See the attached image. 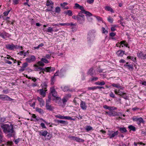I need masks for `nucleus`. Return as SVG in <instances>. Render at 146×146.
<instances>
[{"instance_id":"f257e3e1","label":"nucleus","mask_w":146,"mask_h":146,"mask_svg":"<svg viewBox=\"0 0 146 146\" xmlns=\"http://www.w3.org/2000/svg\"><path fill=\"white\" fill-rule=\"evenodd\" d=\"M12 124H3L1 126V127L3 129V132L7 134V136L9 138L13 137L15 135V132L14 130Z\"/></svg>"},{"instance_id":"f03ea898","label":"nucleus","mask_w":146,"mask_h":146,"mask_svg":"<svg viewBox=\"0 0 146 146\" xmlns=\"http://www.w3.org/2000/svg\"><path fill=\"white\" fill-rule=\"evenodd\" d=\"M5 48L8 50L12 51L14 50L15 49H16L20 48H21V50H23V47L22 46L14 45L13 43L11 44H6L5 45Z\"/></svg>"},{"instance_id":"7ed1b4c3","label":"nucleus","mask_w":146,"mask_h":146,"mask_svg":"<svg viewBox=\"0 0 146 146\" xmlns=\"http://www.w3.org/2000/svg\"><path fill=\"white\" fill-rule=\"evenodd\" d=\"M11 35L7 33L4 31H3L2 32H0V36L4 39L7 38H10Z\"/></svg>"},{"instance_id":"20e7f679","label":"nucleus","mask_w":146,"mask_h":146,"mask_svg":"<svg viewBox=\"0 0 146 146\" xmlns=\"http://www.w3.org/2000/svg\"><path fill=\"white\" fill-rule=\"evenodd\" d=\"M133 121H136L138 125L140 124L141 123H144V121L142 117L138 118L135 117H133L132 118Z\"/></svg>"},{"instance_id":"39448f33","label":"nucleus","mask_w":146,"mask_h":146,"mask_svg":"<svg viewBox=\"0 0 146 146\" xmlns=\"http://www.w3.org/2000/svg\"><path fill=\"white\" fill-rule=\"evenodd\" d=\"M0 99L3 100L9 101L13 100V99L10 98L8 96L4 94H0Z\"/></svg>"},{"instance_id":"423d86ee","label":"nucleus","mask_w":146,"mask_h":146,"mask_svg":"<svg viewBox=\"0 0 146 146\" xmlns=\"http://www.w3.org/2000/svg\"><path fill=\"white\" fill-rule=\"evenodd\" d=\"M36 59L35 56L34 55H31L29 57L26 58L25 60L27 62L30 63L34 62Z\"/></svg>"},{"instance_id":"0eeeda50","label":"nucleus","mask_w":146,"mask_h":146,"mask_svg":"<svg viewBox=\"0 0 146 146\" xmlns=\"http://www.w3.org/2000/svg\"><path fill=\"white\" fill-rule=\"evenodd\" d=\"M82 12L80 11L79 13L77 15V22L80 24H82Z\"/></svg>"},{"instance_id":"6e6552de","label":"nucleus","mask_w":146,"mask_h":146,"mask_svg":"<svg viewBox=\"0 0 146 146\" xmlns=\"http://www.w3.org/2000/svg\"><path fill=\"white\" fill-rule=\"evenodd\" d=\"M50 93L52 96L55 98H56L57 96V93L54 87H52L50 88Z\"/></svg>"},{"instance_id":"1a4fd4ad","label":"nucleus","mask_w":146,"mask_h":146,"mask_svg":"<svg viewBox=\"0 0 146 146\" xmlns=\"http://www.w3.org/2000/svg\"><path fill=\"white\" fill-rule=\"evenodd\" d=\"M47 90H45L43 89H39L37 90L38 92H39L40 95L42 96L43 98L46 95V92Z\"/></svg>"},{"instance_id":"9d476101","label":"nucleus","mask_w":146,"mask_h":146,"mask_svg":"<svg viewBox=\"0 0 146 146\" xmlns=\"http://www.w3.org/2000/svg\"><path fill=\"white\" fill-rule=\"evenodd\" d=\"M109 132H110V131H109ZM112 133V134L111 133H109L108 134V135L110 136V139H111L113 137H115V136L117 135L118 134V131H117L115 132H114L113 131H111V132Z\"/></svg>"},{"instance_id":"9b49d317","label":"nucleus","mask_w":146,"mask_h":146,"mask_svg":"<svg viewBox=\"0 0 146 146\" xmlns=\"http://www.w3.org/2000/svg\"><path fill=\"white\" fill-rule=\"evenodd\" d=\"M33 66L35 67L34 70L35 71H45L46 70L44 68L39 67L38 65L35 64L33 65Z\"/></svg>"},{"instance_id":"f8f14e48","label":"nucleus","mask_w":146,"mask_h":146,"mask_svg":"<svg viewBox=\"0 0 146 146\" xmlns=\"http://www.w3.org/2000/svg\"><path fill=\"white\" fill-rule=\"evenodd\" d=\"M39 134L40 136H42L44 137H46V136L47 135L48 133V132L46 130H42L41 131H38Z\"/></svg>"},{"instance_id":"ddd939ff","label":"nucleus","mask_w":146,"mask_h":146,"mask_svg":"<svg viewBox=\"0 0 146 146\" xmlns=\"http://www.w3.org/2000/svg\"><path fill=\"white\" fill-rule=\"evenodd\" d=\"M45 70H46L45 71H46L47 72H50L54 71L55 70V68L51 67H46Z\"/></svg>"},{"instance_id":"4468645a","label":"nucleus","mask_w":146,"mask_h":146,"mask_svg":"<svg viewBox=\"0 0 146 146\" xmlns=\"http://www.w3.org/2000/svg\"><path fill=\"white\" fill-rule=\"evenodd\" d=\"M96 33V31L94 30H90L88 33V35L90 37H94Z\"/></svg>"},{"instance_id":"2eb2a0df","label":"nucleus","mask_w":146,"mask_h":146,"mask_svg":"<svg viewBox=\"0 0 146 146\" xmlns=\"http://www.w3.org/2000/svg\"><path fill=\"white\" fill-rule=\"evenodd\" d=\"M46 107L47 110L51 111H52L54 109V108L51 105H50L49 103L46 104Z\"/></svg>"},{"instance_id":"dca6fc26","label":"nucleus","mask_w":146,"mask_h":146,"mask_svg":"<svg viewBox=\"0 0 146 146\" xmlns=\"http://www.w3.org/2000/svg\"><path fill=\"white\" fill-rule=\"evenodd\" d=\"M83 13L86 15V17H91L92 15V14L90 12L85 11L83 8Z\"/></svg>"},{"instance_id":"f3484780","label":"nucleus","mask_w":146,"mask_h":146,"mask_svg":"<svg viewBox=\"0 0 146 146\" xmlns=\"http://www.w3.org/2000/svg\"><path fill=\"white\" fill-rule=\"evenodd\" d=\"M74 9H79L82 12V6L76 3L73 7Z\"/></svg>"},{"instance_id":"a211bd4d","label":"nucleus","mask_w":146,"mask_h":146,"mask_svg":"<svg viewBox=\"0 0 146 146\" xmlns=\"http://www.w3.org/2000/svg\"><path fill=\"white\" fill-rule=\"evenodd\" d=\"M64 13L65 14L68 15V16H71L73 15L72 11L70 10H68L64 11Z\"/></svg>"},{"instance_id":"6ab92c4d","label":"nucleus","mask_w":146,"mask_h":146,"mask_svg":"<svg viewBox=\"0 0 146 146\" xmlns=\"http://www.w3.org/2000/svg\"><path fill=\"white\" fill-rule=\"evenodd\" d=\"M125 51L122 50H118L116 52L117 55L119 56H122L124 54Z\"/></svg>"},{"instance_id":"aec40b11","label":"nucleus","mask_w":146,"mask_h":146,"mask_svg":"<svg viewBox=\"0 0 146 146\" xmlns=\"http://www.w3.org/2000/svg\"><path fill=\"white\" fill-rule=\"evenodd\" d=\"M94 69L92 68H90L89 70L88 74V75L91 76H93L94 75Z\"/></svg>"},{"instance_id":"412c9836","label":"nucleus","mask_w":146,"mask_h":146,"mask_svg":"<svg viewBox=\"0 0 146 146\" xmlns=\"http://www.w3.org/2000/svg\"><path fill=\"white\" fill-rule=\"evenodd\" d=\"M103 107L106 109L109 110L110 111L116 109V108L115 107L114 108H113V107L108 106L106 105H104L103 106Z\"/></svg>"},{"instance_id":"4be33fe9","label":"nucleus","mask_w":146,"mask_h":146,"mask_svg":"<svg viewBox=\"0 0 146 146\" xmlns=\"http://www.w3.org/2000/svg\"><path fill=\"white\" fill-rule=\"evenodd\" d=\"M114 92L115 94L118 95L120 96H121L124 93V92L120 91L119 90H118L116 89H115L114 90Z\"/></svg>"},{"instance_id":"5701e85b","label":"nucleus","mask_w":146,"mask_h":146,"mask_svg":"<svg viewBox=\"0 0 146 146\" xmlns=\"http://www.w3.org/2000/svg\"><path fill=\"white\" fill-rule=\"evenodd\" d=\"M138 56L141 58L146 59V54H143L141 52L138 54Z\"/></svg>"},{"instance_id":"b1692460","label":"nucleus","mask_w":146,"mask_h":146,"mask_svg":"<svg viewBox=\"0 0 146 146\" xmlns=\"http://www.w3.org/2000/svg\"><path fill=\"white\" fill-rule=\"evenodd\" d=\"M105 9L108 11H110L111 13H114V11L111 7L109 6H106L105 7Z\"/></svg>"},{"instance_id":"393cba45","label":"nucleus","mask_w":146,"mask_h":146,"mask_svg":"<svg viewBox=\"0 0 146 146\" xmlns=\"http://www.w3.org/2000/svg\"><path fill=\"white\" fill-rule=\"evenodd\" d=\"M98 79V78L96 77L92 76V78H90L89 80L90 82H93V81H96Z\"/></svg>"},{"instance_id":"a878e982","label":"nucleus","mask_w":146,"mask_h":146,"mask_svg":"<svg viewBox=\"0 0 146 146\" xmlns=\"http://www.w3.org/2000/svg\"><path fill=\"white\" fill-rule=\"evenodd\" d=\"M119 130L121 133H124L126 132L127 131L125 127H119Z\"/></svg>"},{"instance_id":"bb28decb","label":"nucleus","mask_w":146,"mask_h":146,"mask_svg":"<svg viewBox=\"0 0 146 146\" xmlns=\"http://www.w3.org/2000/svg\"><path fill=\"white\" fill-rule=\"evenodd\" d=\"M95 84L96 85L103 86L105 84V83L104 81H102L101 82L98 81L96 82Z\"/></svg>"},{"instance_id":"cd10ccee","label":"nucleus","mask_w":146,"mask_h":146,"mask_svg":"<svg viewBox=\"0 0 146 146\" xmlns=\"http://www.w3.org/2000/svg\"><path fill=\"white\" fill-rule=\"evenodd\" d=\"M36 111H37L41 114L44 113L43 110L42 109L38 108V107L36 108Z\"/></svg>"},{"instance_id":"c85d7f7f","label":"nucleus","mask_w":146,"mask_h":146,"mask_svg":"<svg viewBox=\"0 0 146 146\" xmlns=\"http://www.w3.org/2000/svg\"><path fill=\"white\" fill-rule=\"evenodd\" d=\"M42 87V89H43L45 90H47L46 89L47 85L45 82H44L41 85Z\"/></svg>"},{"instance_id":"c756f323","label":"nucleus","mask_w":146,"mask_h":146,"mask_svg":"<svg viewBox=\"0 0 146 146\" xmlns=\"http://www.w3.org/2000/svg\"><path fill=\"white\" fill-rule=\"evenodd\" d=\"M46 5L47 6H49L50 5H51L52 6H53L54 3L52 1L48 0L46 1Z\"/></svg>"},{"instance_id":"7c9ffc66","label":"nucleus","mask_w":146,"mask_h":146,"mask_svg":"<svg viewBox=\"0 0 146 146\" xmlns=\"http://www.w3.org/2000/svg\"><path fill=\"white\" fill-rule=\"evenodd\" d=\"M128 128L130 129V130H132L133 131H135L136 130V128L135 127L132 125H130L128 126Z\"/></svg>"},{"instance_id":"2f4dec72","label":"nucleus","mask_w":146,"mask_h":146,"mask_svg":"<svg viewBox=\"0 0 146 146\" xmlns=\"http://www.w3.org/2000/svg\"><path fill=\"white\" fill-rule=\"evenodd\" d=\"M40 60L43 61L44 63H45L46 64L48 63L49 62V61L46 59V58H42L40 59Z\"/></svg>"},{"instance_id":"473e14b6","label":"nucleus","mask_w":146,"mask_h":146,"mask_svg":"<svg viewBox=\"0 0 146 146\" xmlns=\"http://www.w3.org/2000/svg\"><path fill=\"white\" fill-rule=\"evenodd\" d=\"M53 31H54L53 30L52 28L51 27H49L47 29V30L45 31L50 33H52V32Z\"/></svg>"},{"instance_id":"72a5a7b5","label":"nucleus","mask_w":146,"mask_h":146,"mask_svg":"<svg viewBox=\"0 0 146 146\" xmlns=\"http://www.w3.org/2000/svg\"><path fill=\"white\" fill-rule=\"evenodd\" d=\"M85 129L88 131H90L91 130H92L93 129L92 127L90 126H88L86 127L85 128Z\"/></svg>"},{"instance_id":"f704fd0d","label":"nucleus","mask_w":146,"mask_h":146,"mask_svg":"<svg viewBox=\"0 0 146 146\" xmlns=\"http://www.w3.org/2000/svg\"><path fill=\"white\" fill-rule=\"evenodd\" d=\"M46 136H47V137L46 138H45V140H50L52 137V135L48 133Z\"/></svg>"},{"instance_id":"c9c22d12","label":"nucleus","mask_w":146,"mask_h":146,"mask_svg":"<svg viewBox=\"0 0 146 146\" xmlns=\"http://www.w3.org/2000/svg\"><path fill=\"white\" fill-rule=\"evenodd\" d=\"M37 64L39 66L42 67L44 65V63L43 62V61H41V60L40 61H39L37 63Z\"/></svg>"},{"instance_id":"e433bc0d","label":"nucleus","mask_w":146,"mask_h":146,"mask_svg":"<svg viewBox=\"0 0 146 146\" xmlns=\"http://www.w3.org/2000/svg\"><path fill=\"white\" fill-rule=\"evenodd\" d=\"M127 58L129 59H131L134 62L136 61V58L135 57L134 58L133 56L131 57V56H127Z\"/></svg>"},{"instance_id":"4c0bfd02","label":"nucleus","mask_w":146,"mask_h":146,"mask_svg":"<svg viewBox=\"0 0 146 146\" xmlns=\"http://www.w3.org/2000/svg\"><path fill=\"white\" fill-rule=\"evenodd\" d=\"M55 80V79L54 77V76H52L51 79V84L52 85H53L54 84V82Z\"/></svg>"},{"instance_id":"58836bf2","label":"nucleus","mask_w":146,"mask_h":146,"mask_svg":"<svg viewBox=\"0 0 146 146\" xmlns=\"http://www.w3.org/2000/svg\"><path fill=\"white\" fill-rule=\"evenodd\" d=\"M65 25L66 26H76V23H65Z\"/></svg>"},{"instance_id":"ea45409f","label":"nucleus","mask_w":146,"mask_h":146,"mask_svg":"<svg viewBox=\"0 0 146 146\" xmlns=\"http://www.w3.org/2000/svg\"><path fill=\"white\" fill-rule=\"evenodd\" d=\"M111 85L114 87L117 88H120L121 87V86L119 84H115L113 83Z\"/></svg>"},{"instance_id":"a19ab883","label":"nucleus","mask_w":146,"mask_h":146,"mask_svg":"<svg viewBox=\"0 0 146 146\" xmlns=\"http://www.w3.org/2000/svg\"><path fill=\"white\" fill-rule=\"evenodd\" d=\"M61 10L60 7H56L55 12L56 13H59L60 12Z\"/></svg>"},{"instance_id":"79ce46f5","label":"nucleus","mask_w":146,"mask_h":146,"mask_svg":"<svg viewBox=\"0 0 146 146\" xmlns=\"http://www.w3.org/2000/svg\"><path fill=\"white\" fill-rule=\"evenodd\" d=\"M13 144V142L12 141H8L7 142H6L5 144L8 146L11 145Z\"/></svg>"},{"instance_id":"37998d69","label":"nucleus","mask_w":146,"mask_h":146,"mask_svg":"<svg viewBox=\"0 0 146 146\" xmlns=\"http://www.w3.org/2000/svg\"><path fill=\"white\" fill-rule=\"evenodd\" d=\"M43 46H44V44L42 43H41L40 44H39V45H38L37 46L35 47H34V49H38L40 47H42Z\"/></svg>"},{"instance_id":"c03bdc74","label":"nucleus","mask_w":146,"mask_h":146,"mask_svg":"<svg viewBox=\"0 0 146 146\" xmlns=\"http://www.w3.org/2000/svg\"><path fill=\"white\" fill-rule=\"evenodd\" d=\"M64 119L74 120V119H72L71 117L70 116H64Z\"/></svg>"},{"instance_id":"a18cd8bd","label":"nucleus","mask_w":146,"mask_h":146,"mask_svg":"<svg viewBox=\"0 0 146 146\" xmlns=\"http://www.w3.org/2000/svg\"><path fill=\"white\" fill-rule=\"evenodd\" d=\"M53 6L52 5L50 7L48 8L46 10V12L52 11V9L53 8Z\"/></svg>"},{"instance_id":"49530a36","label":"nucleus","mask_w":146,"mask_h":146,"mask_svg":"<svg viewBox=\"0 0 146 146\" xmlns=\"http://www.w3.org/2000/svg\"><path fill=\"white\" fill-rule=\"evenodd\" d=\"M108 20L109 22L112 23L113 21V19L110 17V16H109V17L108 18Z\"/></svg>"},{"instance_id":"de8ad7c7","label":"nucleus","mask_w":146,"mask_h":146,"mask_svg":"<svg viewBox=\"0 0 146 146\" xmlns=\"http://www.w3.org/2000/svg\"><path fill=\"white\" fill-rule=\"evenodd\" d=\"M21 140V139L18 138L14 140L13 141L15 143V144H17L19 141Z\"/></svg>"},{"instance_id":"09e8293b","label":"nucleus","mask_w":146,"mask_h":146,"mask_svg":"<svg viewBox=\"0 0 146 146\" xmlns=\"http://www.w3.org/2000/svg\"><path fill=\"white\" fill-rule=\"evenodd\" d=\"M69 89V88L67 86H65L62 89V90L64 92L67 91Z\"/></svg>"},{"instance_id":"8fccbe9b","label":"nucleus","mask_w":146,"mask_h":146,"mask_svg":"<svg viewBox=\"0 0 146 146\" xmlns=\"http://www.w3.org/2000/svg\"><path fill=\"white\" fill-rule=\"evenodd\" d=\"M28 65V64L27 62H25L22 65V68H25L27 67Z\"/></svg>"},{"instance_id":"3c124183","label":"nucleus","mask_w":146,"mask_h":146,"mask_svg":"<svg viewBox=\"0 0 146 146\" xmlns=\"http://www.w3.org/2000/svg\"><path fill=\"white\" fill-rule=\"evenodd\" d=\"M35 21L34 19H31V25H33L35 24Z\"/></svg>"},{"instance_id":"603ef678","label":"nucleus","mask_w":146,"mask_h":146,"mask_svg":"<svg viewBox=\"0 0 146 146\" xmlns=\"http://www.w3.org/2000/svg\"><path fill=\"white\" fill-rule=\"evenodd\" d=\"M121 96L123 98L126 100H127L128 99L127 96H126V93H124L123 94V95H122Z\"/></svg>"},{"instance_id":"864d4df0","label":"nucleus","mask_w":146,"mask_h":146,"mask_svg":"<svg viewBox=\"0 0 146 146\" xmlns=\"http://www.w3.org/2000/svg\"><path fill=\"white\" fill-rule=\"evenodd\" d=\"M55 117L60 119H64V116L61 115H55Z\"/></svg>"},{"instance_id":"5fc2aeb1","label":"nucleus","mask_w":146,"mask_h":146,"mask_svg":"<svg viewBox=\"0 0 146 146\" xmlns=\"http://www.w3.org/2000/svg\"><path fill=\"white\" fill-rule=\"evenodd\" d=\"M3 137V133H0V143H1L2 142V139Z\"/></svg>"},{"instance_id":"6e6d98bb","label":"nucleus","mask_w":146,"mask_h":146,"mask_svg":"<svg viewBox=\"0 0 146 146\" xmlns=\"http://www.w3.org/2000/svg\"><path fill=\"white\" fill-rule=\"evenodd\" d=\"M88 90H94L96 89V86H94V87H89L88 88Z\"/></svg>"},{"instance_id":"4d7b16f0","label":"nucleus","mask_w":146,"mask_h":146,"mask_svg":"<svg viewBox=\"0 0 146 146\" xmlns=\"http://www.w3.org/2000/svg\"><path fill=\"white\" fill-rule=\"evenodd\" d=\"M7 22L9 24H11L12 25H13L14 22H15V21L14 20H13L12 21H10L8 20Z\"/></svg>"},{"instance_id":"13d9d810","label":"nucleus","mask_w":146,"mask_h":146,"mask_svg":"<svg viewBox=\"0 0 146 146\" xmlns=\"http://www.w3.org/2000/svg\"><path fill=\"white\" fill-rule=\"evenodd\" d=\"M68 3L66 2H64L63 3H61L60 5L63 7H64L65 6L67 5Z\"/></svg>"},{"instance_id":"bf43d9fd","label":"nucleus","mask_w":146,"mask_h":146,"mask_svg":"<svg viewBox=\"0 0 146 146\" xmlns=\"http://www.w3.org/2000/svg\"><path fill=\"white\" fill-rule=\"evenodd\" d=\"M13 1L14 5H17L19 3V1L18 0H13Z\"/></svg>"},{"instance_id":"052dcab7","label":"nucleus","mask_w":146,"mask_h":146,"mask_svg":"<svg viewBox=\"0 0 146 146\" xmlns=\"http://www.w3.org/2000/svg\"><path fill=\"white\" fill-rule=\"evenodd\" d=\"M40 126L42 127V129H46V127L45 126V124L43 123H41L40 124Z\"/></svg>"},{"instance_id":"680f3d73","label":"nucleus","mask_w":146,"mask_h":146,"mask_svg":"<svg viewBox=\"0 0 146 146\" xmlns=\"http://www.w3.org/2000/svg\"><path fill=\"white\" fill-rule=\"evenodd\" d=\"M60 123L64 125H66L67 124V123L65 121L60 120Z\"/></svg>"},{"instance_id":"e2e57ef3","label":"nucleus","mask_w":146,"mask_h":146,"mask_svg":"<svg viewBox=\"0 0 146 146\" xmlns=\"http://www.w3.org/2000/svg\"><path fill=\"white\" fill-rule=\"evenodd\" d=\"M94 1V0H87L86 2L90 4L92 3Z\"/></svg>"},{"instance_id":"0e129e2a","label":"nucleus","mask_w":146,"mask_h":146,"mask_svg":"<svg viewBox=\"0 0 146 146\" xmlns=\"http://www.w3.org/2000/svg\"><path fill=\"white\" fill-rule=\"evenodd\" d=\"M10 10H9L8 11H5L3 13V15L4 16H7L8 15L9 12L10 11Z\"/></svg>"},{"instance_id":"69168bd1","label":"nucleus","mask_w":146,"mask_h":146,"mask_svg":"<svg viewBox=\"0 0 146 146\" xmlns=\"http://www.w3.org/2000/svg\"><path fill=\"white\" fill-rule=\"evenodd\" d=\"M127 68L129 70L130 69H133V67L132 65H128V66H127Z\"/></svg>"},{"instance_id":"338daca9","label":"nucleus","mask_w":146,"mask_h":146,"mask_svg":"<svg viewBox=\"0 0 146 146\" xmlns=\"http://www.w3.org/2000/svg\"><path fill=\"white\" fill-rule=\"evenodd\" d=\"M110 97L114 98H115V96L114 94L112 92H111L110 94Z\"/></svg>"},{"instance_id":"774afa93","label":"nucleus","mask_w":146,"mask_h":146,"mask_svg":"<svg viewBox=\"0 0 146 146\" xmlns=\"http://www.w3.org/2000/svg\"><path fill=\"white\" fill-rule=\"evenodd\" d=\"M103 32L102 33H103L106 34L108 33V31L106 30L105 28L103 27L102 28Z\"/></svg>"}]
</instances>
